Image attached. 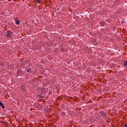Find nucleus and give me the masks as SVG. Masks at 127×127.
<instances>
[{
  "instance_id": "f257e3e1",
  "label": "nucleus",
  "mask_w": 127,
  "mask_h": 127,
  "mask_svg": "<svg viewBox=\"0 0 127 127\" xmlns=\"http://www.w3.org/2000/svg\"><path fill=\"white\" fill-rule=\"evenodd\" d=\"M10 33H11L10 31H7L5 35L6 37H10Z\"/></svg>"
},
{
  "instance_id": "f03ea898",
  "label": "nucleus",
  "mask_w": 127,
  "mask_h": 127,
  "mask_svg": "<svg viewBox=\"0 0 127 127\" xmlns=\"http://www.w3.org/2000/svg\"><path fill=\"white\" fill-rule=\"evenodd\" d=\"M27 72H28V73H31V72H32V69H31V68H27Z\"/></svg>"
},
{
  "instance_id": "7ed1b4c3",
  "label": "nucleus",
  "mask_w": 127,
  "mask_h": 127,
  "mask_svg": "<svg viewBox=\"0 0 127 127\" xmlns=\"http://www.w3.org/2000/svg\"><path fill=\"white\" fill-rule=\"evenodd\" d=\"M100 114L102 115L103 117H105L106 116V113L103 111L100 112Z\"/></svg>"
},
{
  "instance_id": "20e7f679",
  "label": "nucleus",
  "mask_w": 127,
  "mask_h": 127,
  "mask_svg": "<svg viewBox=\"0 0 127 127\" xmlns=\"http://www.w3.org/2000/svg\"><path fill=\"white\" fill-rule=\"evenodd\" d=\"M0 106L2 107V109H4V106L1 102H0Z\"/></svg>"
},
{
  "instance_id": "39448f33",
  "label": "nucleus",
  "mask_w": 127,
  "mask_h": 127,
  "mask_svg": "<svg viewBox=\"0 0 127 127\" xmlns=\"http://www.w3.org/2000/svg\"><path fill=\"white\" fill-rule=\"evenodd\" d=\"M16 24H17V25H18V24H19V20H17L15 22Z\"/></svg>"
},
{
  "instance_id": "423d86ee",
  "label": "nucleus",
  "mask_w": 127,
  "mask_h": 127,
  "mask_svg": "<svg viewBox=\"0 0 127 127\" xmlns=\"http://www.w3.org/2000/svg\"><path fill=\"white\" fill-rule=\"evenodd\" d=\"M100 24L103 26L105 24V22H101Z\"/></svg>"
},
{
  "instance_id": "0eeeda50",
  "label": "nucleus",
  "mask_w": 127,
  "mask_h": 127,
  "mask_svg": "<svg viewBox=\"0 0 127 127\" xmlns=\"http://www.w3.org/2000/svg\"><path fill=\"white\" fill-rule=\"evenodd\" d=\"M124 66H127V61L125 62Z\"/></svg>"
},
{
  "instance_id": "6e6552de",
  "label": "nucleus",
  "mask_w": 127,
  "mask_h": 127,
  "mask_svg": "<svg viewBox=\"0 0 127 127\" xmlns=\"http://www.w3.org/2000/svg\"><path fill=\"white\" fill-rule=\"evenodd\" d=\"M65 114H66V113H65V112H62V116H65Z\"/></svg>"
},
{
  "instance_id": "1a4fd4ad",
  "label": "nucleus",
  "mask_w": 127,
  "mask_h": 127,
  "mask_svg": "<svg viewBox=\"0 0 127 127\" xmlns=\"http://www.w3.org/2000/svg\"><path fill=\"white\" fill-rule=\"evenodd\" d=\"M37 2H38V3H39L40 2V0H37Z\"/></svg>"
},
{
  "instance_id": "9d476101",
  "label": "nucleus",
  "mask_w": 127,
  "mask_h": 127,
  "mask_svg": "<svg viewBox=\"0 0 127 127\" xmlns=\"http://www.w3.org/2000/svg\"><path fill=\"white\" fill-rule=\"evenodd\" d=\"M124 127H127V124H125Z\"/></svg>"
},
{
  "instance_id": "9b49d317",
  "label": "nucleus",
  "mask_w": 127,
  "mask_h": 127,
  "mask_svg": "<svg viewBox=\"0 0 127 127\" xmlns=\"http://www.w3.org/2000/svg\"><path fill=\"white\" fill-rule=\"evenodd\" d=\"M20 72H21V70H19L18 71V73H19Z\"/></svg>"
},
{
  "instance_id": "f8f14e48",
  "label": "nucleus",
  "mask_w": 127,
  "mask_h": 127,
  "mask_svg": "<svg viewBox=\"0 0 127 127\" xmlns=\"http://www.w3.org/2000/svg\"><path fill=\"white\" fill-rule=\"evenodd\" d=\"M125 22L124 21H123V22H122V23H124Z\"/></svg>"
}]
</instances>
